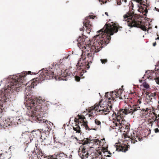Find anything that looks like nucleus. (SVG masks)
Instances as JSON below:
<instances>
[{
	"label": "nucleus",
	"instance_id": "13d9d810",
	"mask_svg": "<svg viewBox=\"0 0 159 159\" xmlns=\"http://www.w3.org/2000/svg\"><path fill=\"white\" fill-rule=\"evenodd\" d=\"M48 129H49L48 128V129H47L46 130H47V131H48Z\"/></svg>",
	"mask_w": 159,
	"mask_h": 159
},
{
	"label": "nucleus",
	"instance_id": "2eb2a0df",
	"mask_svg": "<svg viewBox=\"0 0 159 159\" xmlns=\"http://www.w3.org/2000/svg\"><path fill=\"white\" fill-rule=\"evenodd\" d=\"M115 145L116 148V150L117 151L125 152L128 150L127 146L124 144H121L120 143H116Z\"/></svg>",
	"mask_w": 159,
	"mask_h": 159
},
{
	"label": "nucleus",
	"instance_id": "79ce46f5",
	"mask_svg": "<svg viewBox=\"0 0 159 159\" xmlns=\"http://www.w3.org/2000/svg\"><path fill=\"white\" fill-rule=\"evenodd\" d=\"M84 27H82L80 29V31H82L84 30Z\"/></svg>",
	"mask_w": 159,
	"mask_h": 159
},
{
	"label": "nucleus",
	"instance_id": "c9c22d12",
	"mask_svg": "<svg viewBox=\"0 0 159 159\" xmlns=\"http://www.w3.org/2000/svg\"><path fill=\"white\" fill-rule=\"evenodd\" d=\"M143 91H144V92L145 93V94L146 95H148L149 94L148 92H147V91H146L145 90H143Z\"/></svg>",
	"mask_w": 159,
	"mask_h": 159
},
{
	"label": "nucleus",
	"instance_id": "f704fd0d",
	"mask_svg": "<svg viewBox=\"0 0 159 159\" xmlns=\"http://www.w3.org/2000/svg\"><path fill=\"white\" fill-rule=\"evenodd\" d=\"M155 81L157 84H159V77L155 79Z\"/></svg>",
	"mask_w": 159,
	"mask_h": 159
},
{
	"label": "nucleus",
	"instance_id": "37998d69",
	"mask_svg": "<svg viewBox=\"0 0 159 159\" xmlns=\"http://www.w3.org/2000/svg\"><path fill=\"white\" fill-rule=\"evenodd\" d=\"M142 114L143 115H146L147 114H148V113H147V112H145V111H142Z\"/></svg>",
	"mask_w": 159,
	"mask_h": 159
},
{
	"label": "nucleus",
	"instance_id": "5701e85b",
	"mask_svg": "<svg viewBox=\"0 0 159 159\" xmlns=\"http://www.w3.org/2000/svg\"><path fill=\"white\" fill-rule=\"evenodd\" d=\"M7 152H6L5 153L1 154L0 155V158L1 159H8V158L7 157Z\"/></svg>",
	"mask_w": 159,
	"mask_h": 159
},
{
	"label": "nucleus",
	"instance_id": "6ab92c4d",
	"mask_svg": "<svg viewBox=\"0 0 159 159\" xmlns=\"http://www.w3.org/2000/svg\"><path fill=\"white\" fill-rule=\"evenodd\" d=\"M34 152H35V153H36L37 154H38L39 155V157H40V156L42 157L43 156L42 155L43 153L41 151V149L39 147H37V146L36 147V149L34 150Z\"/></svg>",
	"mask_w": 159,
	"mask_h": 159
},
{
	"label": "nucleus",
	"instance_id": "dca6fc26",
	"mask_svg": "<svg viewBox=\"0 0 159 159\" xmlns=\"http://www.w3.org/2000/svg\"><path fill=\"white\" fill-rule=\"evenodd\" d=\"M80 150H81V152L83 153L82 155V156L84 157L87 158L88 156L89 153L87 152V149L84 146H81L80 147Z\"/></svg>",
	"mask_w": 159,
	"mask_h": 159
},
{
	"label": "nucleus",
	"instance_id": "052dcab7",
	"mask_svg": "<svg viewBox=\"0 0 159 159\" xmlns=\"http://www.w3.org/2000/svg\"><path fill=\"white\" fill-rule=\"evenodd\" d=\"M158 1L159 2V0H158Z\"/></svg>",
	"mask_w": 159,
	"mask_h": 159
},
{
	"label": "nucleus",
	"instance_id": "6e6d98bb",
	"mask_svg": "<svg viewBox=\"0 0 159 159\" xmlns=\"http://www.w3.org/2000/svg\"><path fill=\"white\" fill-rule=\"evenodd\" d=\"M155 27L156 28H157V26H155Z\"/></svg>",
	"mask_w": 159,
	"mask_h": 159
},
{
	"label": "nucleus",
	"instance_id": "7ed1b4c3",
	"mask_svg": "<svg viewBox=\"0 0 159 159\" xmlns=\"http://www.w3.org/2000/svg\"><path fill=\"white\" fill-rule=\"evenodd\" d=\"M101 100L98 103H97L93 106L89 107L87 110L89 113V116L90 119L96 115L95 113L97 111L98 115H106L112 110L113 104L112 101L108 100L103 104H101Z\"/></svg>",
	"mask_w": 159,
	"mask_h": 159
},
{
	"label": "nucleus",
	"instance_id": "a211bd4d",
	"mask_svg": "<svg viewBox=\"0 0 159 159\" xmlns=\"http://www.w3.org/2000/svg\"><path fill=\"white\" fill-rule=\"evenodd\" d=\"M132 143H134L137 141V140L141 141L142 140V137L140 135H136V137H134L133 138L130 139Z\"/></svg>",
	"mask_w": 159,
	"mask_h": 159
},
{
	"label": "nucleus",
	"instance_id": "4be33fe9",
	"mask_svg": "<svg viewBox=\"0 0 159 159\" xmlns=\"http://www.w3.org/2000/svg\"><path fill=\"white\" fill-rule=\"evenodd\" d=\"M75 127H73V129L77 132L80 133V128L78 124H75Z\"/></svg>",
	"mask_w": 159,
	"mask_h": 159
},
{
	"label": "nucleus",
	"instance_id": "49530a36",
	"mask_svg": "<svg viewBox=\"0 0 159 159\" xmlns=\"http://www.w3.org/2000/svg\"><path fill=\"white\" fill-rule=\"evenodd\" d=\"M69 56H70V55H69L67 57H65V58L66 59H67L68 58V57Z\"/></svg>",
	"mask_w": 159,
	"mask_h": 159
},
{
	"label": "nucleus",
	"instance_id": "bb28decb",
	"mask_svg": "<svg viewBox=\"0 0 159 159\" xmlns=\"http://www.w3.org/2000/svg\"><path fill=\"white\" fill-rule=\"evenodd\" d=\"M151 110L150 108H147L146 109H141V111H145V112H147L148 113V112L150 110Z\"/></svg>",
	"mask_w": 159,
	"mask_h": 159
},
{
	"label": "nucleus",
	"instance_id": "e433bc0d",
	"mask_svg": "<svg viewBox=\"0 0 159 159\" xmlns=\"http://www.w3.org/2000/svg\"><path fill=\"white\" fill-rule=\"evenodd\" d=\"M154 121H151L149 123V125L150 126H152V124Z\"/></svg>",
	"mask_w": 159,
	"mask_h": 159
},
{
	"label": "nucleus",
	"instance_id": "a18cd8bd",
	"mask_svg": "<svg viewBox=\"0 0 159 159\" xmlns=\"http://www.w3.org/2000/svg\"><path fill=\"white\" fill-rule=\"evenodd\" d=\"M98 154L100 156H101V157L102 156V153L101 152H98Z\"/></svg>",
	"mask_w": 159,
	"mask_h": 159
},
{
	"label": "nucleus",
	"instance_id": "bf43d9fd",
	"mask_svg": "<svg viewBox=\"0 0 159 159\" xmlns=\"http://www.w3.org/2000/svg\"><path fill=\"white\" fill-rule=\"evenodd\" d=\"M151 120V119H149V120Z\"/></svg>",
	"mask_w": 159,
	"mask_h": 159
},
{
	"label": "nucleus",
	"instance_id": "a878e982",
	"mask_svg": "<svg viewBox=\"0 0 159 159\" xmlns=\"http://www.w3.org/2000/svg\"><path fill=\"white\" fill-rule=\"evenodd\" d=\"M143 85L144 87L146 89H148L150 87L149 85L146 82H144L143 83Z\"/></svg>",
	"mask_w": 159,
	"mask_h": 159
},
{
	"label": "nucleus",
	"instance_id": "c756f323",
	"mask_svg": "<svg viewBox=\"0 0 159 159\" xmlns=\"http://www.w3.org/2000/svg\"><path fill=\"white\" fill-rule=\"evenodd\" d=\"M102 64H105L107 62V59H102L100 60Z\"/></svg>",
	"mask_w": 159,
	"mask_h": 159
},
{
	"label": "nucleus",
	"instance_id": "b1692460",
	"mask_svg": "<svg viewBox=\"0 0 159 159\" xmlns=\"http://www.w3.org/2000/svg\"><path fill=\"white\" fill-rule=\"evenodd\" d=\"M156 93H151L150 94V95H149L148 97L150 98V99H151V101H152L151 100H152V98H151V97H155V96H156Z\"/></svg>",
	"mask_w": 159,
	"mask_h": 159
},
{
	"label": "nucleus",
	"instance_id": "5fc2aeb1",
	"mask_svg": "<svg viewBox=\"0 0 159 159\" xmlns=\"http://www.w3.org/2000/svg\"><path fill=\"white\" fill-rule=\"evenodd\" d=\"M110 156H110V155H107V157H110Z\"/></svg>",
	"mask_w": 159,
	"mask_h": 159
},
{
	"label": "nucleus",
	"instance_id": "7c9ffc66",
	"mask_svg": "<svg viewBox=\"0 0 159 159\" xmlns=\"http://www.w3.org/2000/svg\"><path fill=\"white\" fill-rule=\"evenodd\" d=\"M135 1L137 2H139V4H140V5H143L145 6L144 4H143V2H142L143 0H135Z\"/></svg>",
	"mask_w": 159,
	"mask_h": 159
},
{
	"label": "nucleus",
	"instance_id": "de8ad7c7",
	"mask_svg": "<svg viewBox=\"0 0 159 159\" xmlns=\"http://www.w3.org/2000/svg\"><path fill=\"white\" fill-rule=\"evenodd\" d=\"M105 14L106 15H107V16H108V12H105Z\"/></svg>",
	"mask_w": 159,
	"mask_h": 159
},
{
	"label": "nucleus",
	"instance_id": "f257e3e1",
	"mask_svg": "<svg viewBox=\"0 0 159 159\" xmlns=\"http://www.w3.org/2000/svg\"><path fill=\"white\" fill-rule=\"evenodd\" d=\"M122 28L117 24H106L102 29L97 32L98 34L94 37L92 45L90 44H86L85 39L81 36L79 37L77 40L78 45L80 49H83L84 52V55L86 56L85 57L82 55L76 65L78 70H82L80 72V76H82L83 73L86 72V68H89V62H92L94 52L99 51L108 44L111 39L110 36L117 33L118 30H121Z\"/></svg>",
	"mask_w": 159,
	"mask_h": 159
},
{
	"label": "nucleus",
	"instance_id": "09e8293b",
	"mask_svg": "<svg viewBox=\"0 0 159 159\" xmlns=\"http://www.w3.org/2000/svg\"><path fill=\"white\" fill-rule=\"evenodd\" d=\"M121 4V2H120L119 3L118 2H117V4L119 5H120Z\"/></svg>",
	"mask_w": 159,
	"mask_h": 159
},
{
	"label": "nucleus",
	"instance_id": "8fccbe9b",
	"mask_svg": "<svg viewBox=\"0 0 159 159\" xmlns=\"http://www.w3.org/2000/svg\"><path fill=\"white\" fill-rule=\"evenodd\" d=\"M139 81L140 83H142V82L143 81L142 80H139Z\"/></svg>",
	"mask_w": 159,
	"mask_h": 159
},
{
	"label": "nucleus",
	"instance_id": "393cba45",
	"mask_svg": "<svg viewBox=\"0 0 159 159\" xmlns=\"http://www.w3.org/2000/svg\"><path fill=\"white\" fill-rule=\"evenodd\" d=\"M88 122L87 121L84 122V124L83 125L84 127H85L86 129H88V130H90V129H89V127L88 126Z\"/></svg>",
	"mask_w": 159,
	"mask_h": 159
},
{
	"label": "nucleus",
	"instance_id": "f03ea898",
	"mask_svg": "<svg viewBox=\"0 0 159 159\" xmlns=\"http://www.w3.org/2000/svg\"><path fill=\"white\" fill-rule=\"evenodd\" d=\"M31 73L33 74V73L30 71L23 72L18 75L14 76L10 80L9 84L5 89V93L0 94V107H3V104L8 100L7 95L6 93L10 94V93L17 91V90H18L20 87L22 86L21 84H25L26 86L28 85V84L25 83L26 76L27 75H32Z\"/></svg>",
	"mask_w": 159,
	"mask_h": 159
},
{
	"label": "nucleus",
	"instance_id": "864d4df0",
	"mask_svg": "<svg viewBox=\"0 0 159 159\" xmlns=\"http://www.w3.org/2000/svg\"><path fill=\"white\" fill-rule=\"evenodd\" d=\"M108 153L109 154H111V153L110 152V151L108 152Z\"/></svg>",
	"mask_w": 159,
	"mask_h": 159
},
{
	"label": "nucleus",
	"instance_id": "aec40b11",
	"mask_svg": "<svg viewBox=\"0 0 159 159\" xmlns=\"http://www.w3.org/2000/svg\"><path fill=\"white\" fill-rule=\"evenodd\" d=\"M138 5V7H139V9H138V11L140 12H145L146 13H147L148 12V11L147 8H145L144 9L143 7H142L141 5Z\"/></svg>",
	"mask_w": 159,
	"mask_h": 159
},
{
	"label": "nucleus",
	"instance_id": "58836bf2",
	"mask_svg": "<svg viewBox=\"0 0 159 159\" xmlns=\"http://www.w3.org/2000/svg\"><path fill=\"white\" fill-rule=\"evenodd\" d=\"M98 155H97V156L95 157V159H102V157H99Z\"/></svg>",
	"mask_w": 159,
	"mask_h": 159
},
{
	"label": "nucleus",
	"instance_id": "c85d7f7f",
	"mask_svg": "<svg viewBox=\"0 0 159 159\" xmlns=\"http://www.w3.org/2000/svg\"><path fill=\"white\" fill-rule=\"evenodd\" d=\"M95 123L97 125H101V122L97 119H96L95 120Z\"/></svg>",
	"mask_w": 159,
	"mask_h": 159
},
{
	"label": "nucleus",
	"instance_id": "4468645a",
	"mask_svg": "<svg viewBox=\"0 0 159 159\" xmlns=\"http://www.w3.org/2000/svg\"><path fill=\"white\" fill-rule=\"evenodd\" d=\"M87 121L86 118L84 116H81L79 115H78L77 118H75L74 119L75 124L78 125L80 123L81 126H82L84 124V122Z\"/></svg>",
	"mask_w": 159,
	"mask_h": 159
},
{
	"label": "nucleus",
	"instance_id": "9d476101",
	"mask_svg": "<svg viewBox=\"0 0 159 159\" xmlns=\"http://www.w3.org/2000/svg\"><path fill=\"white\" fill-rule=\"evenodd\" d=\"M44 157L45 159H65L66 155L62 152H56L52 156Z\"/></svg>",
	"mask_w": 159,
	"mask_h": 159
},
{
	"label": "nucleus",
	"instance_id": "3c124183",
	"mask_svg": "<svg viewBox=\"0 0 159 159\" xmlns=\"http://www.w3.org/2000/svg\"><path fill=\"white\" fill-rule=\"evenodd\" d=\"M127 136V135H124V138L125 139V138H126Z\"/></svg>",
	"mask_w": 159,
	"mask_h": 159
},
{
	"label": "nucleus",
	"instance_id": "ddd939ff",
	"mask_svg": "<svg viewBox=\"0 0 159 159\" xmlns=\"http://www.w3.org/2000/svg\"><path fill=\"white\" fill-rule=\"evenodd\" d=\"M56 75L59 76L63 80H67L69 78L70 73L68 70H65L64 71L61 70L60 74L57 73Z\"/></svg>",
	"mask_w": 159,
	"mask_h": 159
},
{
	"label": "nucleus",
	"instance_id": "cd10ccee",
	"mask_svg": "<svg viewBox=\"0 0 159 159\" xmlns=\"http://www.w3.org/2000/svg\"><path fill=\"white\" fill-rule=\"evenodd\" d=\"M116 93H117V95L118 96V97H120L121 94L122 93V90H118L117 91H116Z\"/></svg>",
	"mask_w": 159,
	"mask_h": 159
},
{
	"label": "nucleus",
	"instance_id": "2f4dec72",
	"mask_svg": "<svg viewBox=\"0 0 159 159\" xmlns=\"http://www.w3.org/2000/svg\"><path fill=\"white\" fill-rule=\"evenodd\" d=\"M75 79L76 81L77 82H79L80 81V78L79 76H75Z\"/></svg>",
	"mask_w": 159,
	"mask_h": 159
},
{
	"label": "nucleus",
	"instance_id": "ea45409f",
	"mask_svg": "<svg viewBox=\"0 0 159 159\" xmlns=\"http://www.w3.org/2000/svg\"><path fill=\"white\" fill-rule=\"evenodd\" d=\"M157 125L159 127V118H158L157 119Z\"/></svg>",
	"mask_w": 159,
	"mask_h": 159
},
{
	"label": "nucleus",
	"instance_id": "1a4fd4ad",
	"mask_svg": "<svg viewBox=\"0 0 159 159\" xmlns=\"http://www.w3.org/2000/svg\"><path fill=\"white\" fill-rule=\"evenodd\" d=\"M12 118H7L5 120L0 121V126L1 129L6 130L14 125Z\"/></svg>",
	"mask_w": 159,
	"mask_h": 159
},
{
	"label": "nucleus",
	"instance_id": "72a5a7b5",
	"mask_svg": "<svg viewBox=\"0 0 159 159\" xmlns=\"http://www.w3.org/2000/svg\"><path fill=\"white\" fill-rule=\"evenodd\" d=\"M141 103V100H138V101H137V105H136V106H137L138 107H139V105L138 104H140ZM134 105L133 106H134ZM138 110H141V109H140V108H139V109H138Z\"/></svg>",
	"mask_w": 159,
	"mask_h": 159
},
{
	"label": "nucleus",
	"instance_id": "0eeeda50",
	"mask_svg": "<svg viewBox=\"0 0 159 159\" xmlns=\"http://www.w3.org/2000/svg\"><path fill=\"white\" fill-rule=\"evenodd\" d=\"M140 107H138L137 106L134 105L131 106L130 105H128V107H125L124 109L120 110L119 111H117V113H115L116 123H119L121 122V120H123L124 114L125 115H127L129 114L132 115Z\"/></svg>",
	"mask_w": 159,
	"mask_h": 159
},
{
	"label": "nucleus",
	"instance_id": "c03bdc74",
	"mask_svg": "<svg viewBox=\"0 0 159 159\" xmlns=\"http://www.w3.org/2000/svg\"><path fill=\"white\" fill-rule=\"evenodd\" d=\"M156 45V42H155L153 44V46H155Z\"/></svg>",
	"mask_w": 159,
	"mask_h": 159
},
{
	"label": "nucleus",
	"instance_id": "a19ab883",
	"mask_svg": "<svg viewBox=\"0 0 159 159\" xmlns=\"http://www.w3.org/2000/svg\"><path fill=\"white\" fill-rule=\"evenodd\" d=\"M36 132H37V133H38V134H39L40 133V132L39 131H33V132H32V134H34V133L36 134L37 133H36Z\"/></svg>",
	"mask_w": 159,
	"mask_h": 159
},
{
	"label": "nucleus",
	"instance_id": "20e7f679",
	"mask_svg": "<svg viewBox=\"0 0 159 159\" xmlns=\"http://www.w3.org/2000/svg\"><path fill=\"white\" fill-rule=\"evenodd\" d=\"M54 69V66H53L52 68L49 67L46 70H42V72L38 77L34 78L29 82V84L27 86L28 89L30 90L31 88H34L41 81L45 80H51L55 78L56 79L57 70L55 71Z\"/></svg>",
	"mask_w": 159,
	"mask_h": 159
},
{
	"label": "nucleus",
	"instance_id": "f3484780",
	"mask_svg": "<svg viewBox=\"0 0 159 159\" xmlns=\"http://www.w3.org/2000/svg\"><path fill=\"white\" fill-rule=\"evenodd\" d=\"M102 141V143L100 140H99L98 139H93L91 140V141H92V142L94 143L96 145H98V144H99L100 145H101L102 144V145H103V144L105 143V140L104 138H103V139H101Z\"/></svg>",
	"mask_w": 159,
	"mask_h": 159
},
{
	"label": "nucleus",
	"instance_id": "39448f33",
	"mask_svg": "<svg viewBox=\"0 0 159 159\" xmlns=\"http://www.w3.org/2000/svg\"><path fill=\"white\" fill-rule=\"evenodd\" d=\"M44 102V100L37 98H36L34 100L31 99L27 102L26 106L28 109H31V111L32 113V115L31 114V117L34 120H36L37 118L36 111H40L42 108V106Z\"/></svg>",
	"mask_w": 159,
	"mask_h": 159
},
{
	"label": "nucleus",
	"instance_id": "473e14b6",
	"mask_svg": "<svg viewBox=\"0 0 159 159\" xmlns=\"http://www.w3.org/2000/svg\"><path fill=\"white\" fill-rule=\"evenodd\" d=\"M151 74H150V75H149V76H148H148H146V75H144L143 77H142V78H144V77H147V78L150 79H151L152 78V77H151V75H151Z\"/></svg>",
	"mask_w": 159,
	"mask_h": 159
},
{
	"label": "nucleus",
	"instance_id": "412c9836",
	"mask_svg": "<svg viewBox=\"0 0 159 159\" xmlns=\"http://www.w3.org/2000/svg\"><path fill=\"white\" fill-rule=\"evenodd\" d=\"M91 140L89 138H84L82 140V142L83 143V145H84L89 143H92V141H91Z\"/></svg>",
	"mask_w": 159,
	"mask_h": 159
},
{
	"label": "nucleus",
	"instance_id": "603ef678",
	"mask_svg": "<svg viewBox=\"0 0 159 159\" xmlns=\"http://www.w3.org/2000/svg\"><path fill=\"white\" fill-rule=\"evenodd\" d=\"M75 139H76L77 140V141H78V139H77V137H75Z\"/></svg>",
	"mask_w": 159,
	"mask_h": 159
},
{
	"label": "nucleus",
	"instance_id": "6e6552de",
	"mask_svg": "<svg viewBox=\"0 0 159 159\" xmlns=\"http://www.w3.org/2000/svg\"><path fill=\"white\" fill-rule=\"evenodd\" d=\"M113 123H114V125L116 126L119 127L118 129H122V130H124L125 132L126 133L129 132L130 129V125L125 120H121V122L119 123H115L114 121H113Z\"/></svg>",
	"mask_w": 159,
	"mask_h": 159
},
{
	"label": "nucleus",
	"instance_id": "9b49d317",
	"mask_svg": "<svg viewBox=\"0 0 159 159\" xmlns=\"http://www.w3.org/2000/svg\"><path fill=\"white\" fill-rule=\"evenodd\" d=\"M93 17H95V16H92L86 17L83 21L84 25L85 27L87 29L88 31H87V33H89L92 29V24L90 22L89 19H93Z\"/></svg>",
	"mask_w": 159,
	"mask_h": 159
},
{
	"label": "nucleus",
	"instance_id": "4d7b16f0",
	"mask_svg": "<svg viewBox=\"0 0 159 159\" xmlns=\"http://www.w3.org/2000/svg\"><path fill=\"white\" fill-rule=\"evenodd\" d=\"M24 134H25V133H23L22 134V135H23Z\"/></svg>",
	"mask_w": 159,
	"mask_h": 159
},
{
	"label": "nucleus",
	"instance_id": "f8f14e48",
	"mask_svg": "<svg viewBox=\"0 0 159 159\" xmlns=\"http://www.w3.org/2000/svg\"><path fill=\"white\" fill-rule=\"evenodd\" d=\"M117 93L116 91H112L111 92L109 93L107 92L106 93L105 98H107L108 100H109L112 101H114L115 98L118 97L117 94Z\"/></svg>",
	"mask_w": 159,
	"mask_h": 159
},
{
	"label": "nucleus",
	"instance_id": "423d86ee",
	"mask_svg": "<svg viewBox=\"0 0 159 159\" xmlns=\"http://www.w3.org/2000/svg\"><path fill=\"white\" fill-rule=\"evenodd\" d=\"M134 13H128L124 16V20H127L128 26L131 27H138L141 28L143 30L146 31V27L141 25L142 22L140 20L139 17L137 14L134 15Z\"/></svg>",
	"mask_w": 159,
	"mask_h": 159
},
{
	"label": "nucleus",
	"instance_id": "4c0bfd02",
	"mask_svg": "<svg viewBox=\"0 0 159 159\" xmlns=\"http://www.w3.org/2000/svg\"><path fill=\"white\" fill-rule=\"evenodd\" d=\"M155 132L156 133L159 132V129L158 128H156L154 129Z\"/></svg>",
	"mask_w": 159,
	"mask_h": 159
}]
</instances>
